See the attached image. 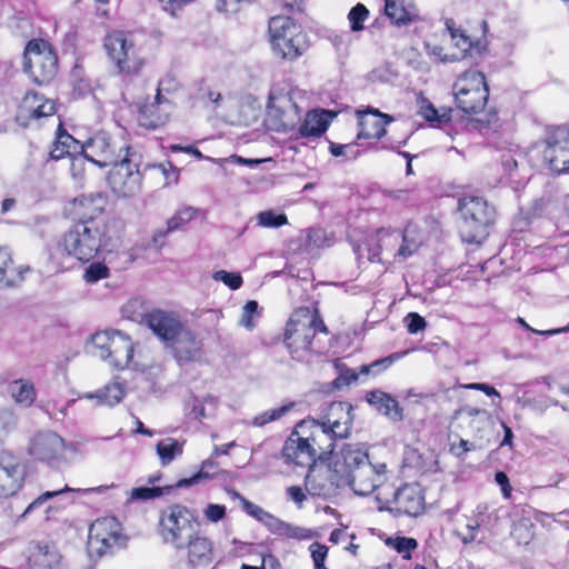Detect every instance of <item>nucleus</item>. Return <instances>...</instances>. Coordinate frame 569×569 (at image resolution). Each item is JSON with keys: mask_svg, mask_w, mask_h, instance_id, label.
Returning a JSON list of instances; mask_svg holds the SVG:
<instances>
[{"mask_svg": "<svg viewBox=\"0 0 569 569\" xmlns=\"http://www.w3.org/2000/svg\"><path fill=\"white\" fill-rule=\"evenodd\" d=\"M121 228L99 227L94 221L74 223L63 236L61 244L69 256L89 261L99 252L111 253L121 242Z\"/></svg>", "mask_w": 569, "mask_h": 569, "instance_id": "1", "label": "nucleus"}, {"mask_svg": "<svg viewBox=\"0 0 569 569\" xmlns=\"http://www.w3.org/2000/svg\"><path fill=\"white\" fill-rule=\"evenodd\" d=\"M352 406L342 401H332L323 409L317 419L305 420L300 423H311V439L318 445L321 455H331L336 439H345L350 435L353 416Z\"/></svg>", "mask_w": 569, "mask_h": 569, "instance_id": "2", "label": "nucleus"}, {"mask_svg": "<svg viewBox=\"0 0 569 569\" xmlns=\"http://www.w3.org/2000/svg\"><path fill=\"white\" fill-rule=\"evenodd\" d=\"M200 528L194 511L180 503L166 507L159 517L158 531L163 543L180 550L182 543L193 537Z\"/></svg>", "mask_w": 569, "mask_h": 569, "instance_id": "3", "label": "nucleus"}, {"mask_svg": "<svg viewBox=\"0 0 569 569\" xmlns=\"http://www.w3.org/2000/svg\"><path fill=\"white\" fill-rule=\"evenodd\" d=\"M269 34L273 53L283 60H297L309 49L307 33L289 17L271 18Z\"/></svg>", "mask_w": 569, "mask_h": 569, "instance_id": "4", "label": "nucleus"}, {"mask_svg": "<svg viewBox=\"0 0 569 569\" xmlns=\"http://www.w3.org/2000/svg\"><path fill=\"white\" fill-rule=\"evenodd\" d=\"M461 216L459 232L468 243H478L487 236V228L495 220V208L481 197L468 196L459 200Z\"/></svg>", "mask_w": 569, "mask_h": 569, "instance_id": "5", "label": "nucleus"}, {"mask_svg": "<svg viewBox=\"0 0 569 569\" xmlns=\"http://www.w3.org/2000/svg\"><path fill=\"white\" fill-rule=\"evenodd\" d=\"M93 355L116 369H126L133 357L134 345L131 338L118 330L96 332L92 338Z\"/></svg>", "mask_w": 569, "mask_h": 569, "instance_id": "6", "label": "nucleus"}, {"mask_svg": "<svg viewBox=\"0 0 569 569\" xmlns=\"http://www.w3.org/2000/svg\"><path fill=\"white\" fill-rule=\"evenodd\" d=\"M24 72L38 84L50 83L58 73V57L51 44L33 39L24 49Z\"/></svg>", "mask_w": 569, "mask_h": 569, "instance_id": "7", "label": "nucleus"}, {"mask_svg": "<svg viewBox=\"0 0 569 569\" xmlns=\"http://www.w3.org/2000/svg\"><path fill=\"white\" fill-rule=\"evenodd\" d=\"M453 94L458 109L466 114L481 112L488 101L489 89L482 72L468 70L453 84Z\"/></svg>", "mask_w": 569, "mask_h": 569, "instance_id": "8", "label": "nucleus"}, {"mask_svg": "<svg viewBox=\"0 0 569 569\" xmlns=\"http://www.w3.org/2000/svg\"><path fill=\"white\" fill-rule=\"evenodd\" d=\"M80 149L86 159L101 168L117 163L123 157L122 152L130 151L124 140L112 137L107 131L94 133Z\"/></svg>", "mask_w": 569, "mask_h": 569, "instance_id": "9", "label": "nucleus"}, {"mask_svg": "<svg viewBox=\"0 0 569 569\" xmlns=\"http://www.w3.org/2000/svg\"><path fill=\"white\" fill-rule=\"evenodd\" d=\"M68 443L52 430H40L29 439L27 451L34 460L59 468L66 459Z\"/></svg>", "mask_w": 569, "mask_h": 569, "instance_id": "10", "label": "nucleus"}, {"mask_svg": "<svg viewBox=\"0 0 569 569\" xmlns=\"http://www.w3.org/2000/svg\"><path fill=\"white\" fill-rule=\"evenodd\" d=\"M127 538L114 517L97 519L89 529L88 547L99 557L124 547Z\"/></svg>", "mask_w": 569, "mask_h": 569, "instance_id": "11", "label": "nucleus"}, {"mask_svg": "<svg viewBox=\"0 0 569 569\" xmlns=\"http://www.w3.org/2000/svg\"><path fill=\"white\" fill-rule=\"evenodd\" d=\"M104 48L120 72L137 73L144 64L134 44L121 31H114L104 39Z\"/></svg>", "mask_w": 569, "mask_h": 569, "instance_id": "12", "label": "nucleus"}, {"mask_svg": "<svg viewBox=\"0 0 569 569\" xmlns=\"http://www.w3.org/2000/svg\"><path fill=\"white\" fill-rule=\"evenodd\" d=\"M109 172L108 181L114 193L122 197H131L141 189L142 174L133 154L124 153Z\"/></svg>", "mask_w": 569, "mask_h": 569, "instance_id": "13", "label": "nucleus"}, {"mask_svg": "<svg viewBox=\"0 0 569 569\" xmlns=\"http://www.w3.org/2000/svg\"><path fill=\"white\" fill-rule=\"evenodd\" d=\"M327 455H321L317 443L311 439L302 438L297 431L292 432L286 440L282 448V458L286 463H293L300 467H311L316 458L325 459Z\"/></svg>", "mask_w": 569, "mask_h": 569, "instance_id": "14", "label": "nucleus"}, {"mask_svg": "<svg viewBox=\"0 0 569 569\" xmlns=\"http://www.w3.org/2000/svg\"><path fill=\"white\" fill-rule=\"evenodd\" d=\"M104 206L106 198L101 194H89L77 198L73 203L74 213L78 217L77 223L87 224V222L94 221L99 227L109 228L113 226L114 228L123 229L121 221L103 216Z\"/></svg>", "mask_w": 569, "mask_h": 569, "instance_id": "15", "label": "nucleus"}, {"mask_svg": "<svg viewBox=\"0 0 569 569\" xmlns=\"http://www.w3.org/2000/svg\"><path fill=\"white\" fill-rule=\"evenodd\" d=\"M543 159L552 171L569 173V130L567 128L558 127L549 133Z\"/></svg>", "mask_w": 569, "mask_h": 569, "instance_id": "16", "label": "nucleus"}, {"mask_svg": "<svg viewBox=\"0 0 569 569\" xmlns=\"http://www.w3.org/2000/svg\"><path fill=\"white\" fill-rule=\"evenodd\" d=\"M385 465L378 467L373 466L370 461L361 467L352 470L346 478H340L342 487H350L358 496H368L375 491L382 481V473Z\"/></svg>", "mask_w": 569, "mask_h": 569, "instance_id": "17", "label": "nucleus"}, {"mask_svg": "<svg viewBox=\"0 0 569 569\" xmlns=\"http://www.w3.org/2000/svg\"><path fill=\"white\" fill-rule=\"evenodd\" d=\"M56 111L53 100L47 99L38 92H28L18 108L16 118L21 126H28L30 120L51 117Z\"/></svg>", "mask_w": 569, "mask_h": 569, "instance_id": "18", "label": "nucleus"}, {"mask_svg": "<svg viewBox=\"0 0 569 569\" xmlns=\"http://www.w3.org/2000/svg\"><path fill=\"white\" fill-rule=\"evenodd\" d=\"M24 472L13 456L0 453V497L14 495L22 486Z\"/></svg>", "mask_w": 569, "mask_h": 569, "instance_id": "19", "label": "nucleus"}, {"mask_svg": "<svg viewBox=\"0 0 569 569\" xmlns=\"http://www.w3.org/2000/svg\"><path fill=\"white\" fill-rule=\"evenodd\" d=\"M166 347L170 349L174 359L180 365L196 361L200 358L201 342L186 326Z\"/></svg>", "mask_w": 569, "mask_h": 569, "instance_id": "20", "label": "nucleus"}, {"mask_svg": "<svg viewBox=\"0 0 569 569\" xmlns=\"http://www.w3.org/2000/svg\"><path fill=\"white\" fill-rule=\"evenodd\" d=\"M152 332L167 346L184 325L171 312L153 310L146 316Z\"/></svg>", "mask_w": 569, "mask_h": 569, "instance_id": "21", "label": "nucleus"}, {"mask_svg": "<svg viewBox=\"0 0 569 569\" xmlns=\"http://www.w3.org/2000/svg\"><path fill=\"white\" fill-rule=\"evenodd\" d=\"M339 480L340 477L335 472L333 467L330 466L323 470L311 469L306 476L305 483L310 495L327 497L342 487Z\"/></svg>", "mask_w": 569, "mask_h": 569, "instance_id": "22", "label": "nucleus"}, {"mask_svg": "<svg viewBox=\"0 0 569 569\" xmlns=\"http://www.w3.org/2000/svg\"><path fill=\"white\" fill-rule=\"evenodd\" d=\"M423 496L416 486L405 485L395 492L393 506L389 509L398 515L416 517L423 510Z\"/></svg>", "mask_w": 569, "mask_h": 569, "instance_id": "23", "label": "nucleus"}, {"mask_svg": "<svg viewBox=\"0 0 569 569\" xmlns=\"http://www.w3.org/2000/svg\"><path fill=\"white\" fill-rule=\"evenodd\" d=\"M291 326H297L300 333L312 343L317 333H328L317 308L300 307L291 316Z\"/></svg>", "mask_w": 569, "mask_h": 569, "instance_id": "24", "label": "nucleus"}, {"mask_svg": "<svg viewBox=\"0 0 569 569\" xmlns=\"http://www.w3.org/2000/svg\"><path fill=\"white\" fill-rule=\"evenodd\" d=\"M369 462L368 453L352 445H343L340 452L332 458L331 466L340 478H346L352 470Z\"/></svg>", "mask_w": 569, "mask_h": 569, "instance_id": "25", "label": "nucleus"}, {"mask_svg": "<svg viewBox=\"0 0 569 569\" xmlns=\"http://www.w3.org/2000/svg\"><path fill=\"white\" fill-rule=\"evenodd\" d=\"M180 550H187L188 562L192 567L207 566L212 560V543L201 533L200 528L192 538L182 543Z\"/></svg>", "mask_w": 569, "mask_h": 569, "instance_id": "26", "label": "nucleus"}, {"mask_svg": "<svg viewBox=\"0 0 569 569\" xmlns=\"http://www.w3.org/2000/svg\"><path fill=\"white\" fill-rule=\"evenodd\" d=\"M386 16L396 26H407L419 19V10L411 0H385Z\"/></svg>", "mask_w": 569, "mask_h": 569, "instance_id": "27", "label": "nucleus"}, {"mask_svg": "<svg viewBox=\"0 0 569 569\" xmlns=\"http://www.w3.org/2000/svg\"><path fill=\"white\" fill-rule=\"evenodd\" d=\"M366 400L379 413L388 417L389 419L393 421H400L403 419V410L391 395L376 389L367 392Z\"/></svg>", "mask_w": 569, "mask_h": 569, "instance_id": "28", "label": "nucleus"}, {"mask_svg": "<svg viewBox=\"0 0 569 569\" xmlns=\"http://www.w3.org/2000/svg\"><path fill=\"white\" fill-rule=\"evenodd\" d=\"M391 120L387 114L379 112L378 110L368 111L359 116L358 132L359 139H380L386 133L385 126Z\"/></svg>", "mask_w": 569, "mask_h": 569, "instance_id": "29", "label": "nucleus"}, {"mask_svg": "<svg viewBox=\"0 0 569 569\" xmlns=\"http://www.w3.org/2000/svg\"><path fill=\"white\" fill-rule=\"evenodd\" d=\"M267 529L278 537L295 539V540H309L312 538L313 533L310 529L291 525L276 516L269 513L264 521L262 522Z\"/></svg>", "mask_w": 569, "mask_h": 569, "instance_id": "30", "label": "nucleus"}, {"mask_svg": "<svg viewBox=\"0 0 569 569\" xmlns=\"http://www.w3.org/2000/svg\"><path fill=\"white\" fill-rule=\"evenodd\" d=\"M30 271L29 266L14 267L10 251L0 248V286L16 287L24 279V273Z\"/></svg>", "mask_w": 569, "mask_h": 569, "instance_id": "31", "label": "nucleus"}, {"mask_svg": "<svg viewBox=\"0 0 569 569\" xmlns=\"http://www.w3.org/2000/svg\"><path fill=\"white\" fill-rule=\"evenodd\" d=\"M336 116V112L323 109L309 111L299 128V132L302 137H320L327 131Z\"/></svg>", "mask_w": 569, "mask_h": 569, "instance_id": "32", "label": "nucleus"}, {"mask_svg": "<svg viewBox=\"0 0 569 569\" xmlns=\"http://www.w3.org/2000/svg\"><path fill=\"white\" fill-rule=\"evenodd\" d=\"M29 561L38 569H57L61 561V555L53 545H36L29 557Z\"/></svg>", "mask_w": 569, "mask_h": 569, "instance_id": "33", "label": "nucleus"}, {"mask_svg": "<svg viewBox=\"0 0 569 569\" xmlns=\"http://www.w3.org/2000/svg\"><path fill=\"white\" fill-rule=\"evenodd\" d=\"M72 489L66 486L63 489L54 490V491H46L42 495H40L37 499H34L24 510V512L21 515V518H26L28 515L32 513L33 511L43 508L44 513L47 515L46 519H51L52 516L58 513L61 510L60 506L57 505H48L50 500L53 498H57L63 493L71 492Z\"/></svg>", "mask_w": 569, "mask_h": 569, "instance_id": "34", "label": "nucleus"}, {"mask_svg": "<svg viewBox=\"0 0 569 569\" xmlns=\"http://www.w3.org/2000/svg\"><path fill=\"white\" fill-rule=\"evenodd\" d=\"M124 397V388L120 382H112L98 389L96 392H88L83 396L87 399H97L98 405L114 406Z\"/></svg>", "mask_w": 569, "mask_h": 569, "instance_id": "35", "label": "nucleus"}, {"mask_svg": "<svg viewBox=\"0 0 569 569\" xmlns=\"http://www.w3.org/2000/svg\"><path fill=\"white\" fill-rule=\"evenodd\" d=\"M8 391L14 401L23 407H30L37 397L33 383L26 379L11 381Z\"/></svg>", "mask_w": 569, "mask_h": 569, "instance_id": "36", "label": "nucleus"}, {"mask_svg": "<svg viewBox=\"0 0 569 569\" xmlns=\"http://www.w3.org/2000/svg\"><path fill=\"white\" fill-rule=\"evenodd\" d=\"M184 440L166 438L156 445V451L162 466H168L183 452Z\"/></svg>", "mask_w": 569, "mask_h": 569, "instance_id": "37", "label": "nucleus"}, {"mask_svg": "<svg viewBox=\"0 0 569 569\" xmlns=\"http://www.w3.org/2000/svg\"><path fill=\"white\" fill-rule=\"evenodd\" d=\"M70 144H73V150L77 151L80 149L81 144L78 140H76L71 134L67 131L61 130L59 128L57 139L53 142V147L50 151V157L53 160L62 159L64 156H71Z\"/></svg>", "mask_w": 569, "mask_h": 569, "instance_id": "38", "label": "nucleus"}, {"mask_svg": "<svg viewBox=\"0 0 569 569\" xmlns=\"http://www.w3.org/2000/svg\"><path fill=\"white\" fill-rule=\"evenodd\" d=\"M284 343L292 355L302 350H309L312 346L306 336L300 333L297 326H291V318L287 323Z\"/></svg>", "mask_w": 569, "mask_h": 569, "instance_id": "39", "label": "nucleus"}, {"mask_svg": "<svg viewBox=\"0 0 569 569\" xmlns=\"http://www.w3.org/2000/svg\"><path fill=\"white\" fill-rule=\"evenodd\" d=\"M218 472V463L214 460V456H211L207 460H204L201 465V469L198 473L193 475L190 478L181 479L176 483L177 488L189 487L196 485L203 478H210Z\"/></svg>", "mask_w": 569, "mask_h": 569, "instance_id": "40", "label": "nucleus"}, {"mask_svg": "<svg viewBox=\"0 0 569 569\" xmlns=\"http://www.w3.org/2000/svg\"><path fill=\"white\" fill-rule=\"evenodd\" d=\"M453 41L455 46L461 50V53L458 54L459 60L466 59L467 57L473 58L475 54L480 57L485 50V46L480 41H471L463 31L459 33L458 38Z\"/></svg>", "mask_w": 569, "mask_h": 569, "instance_id": "41", "label": "nucleus"}, {"mask_svg": "<svg viewBox=\"0 0 569 569\" xmlns=\"http://www.w3.org/2000/svg\"><path fill=\"white\" fill-rule=\"evenodd\" d=\"M407 352H395L388 357L378 359L370 365H363L360 367V373L362 375H379L383 370L388 369L396 360L402 358Z\"/></svg>", "mask_w": 569, "mask_h": 569, "instance_id": "42", "label": "nucleus"}, {"mask_svg": "<svg viewBox=\"0 0 569 569\" xmlns=\"http://www.w3.org/2000/svg\"><path fill=\"white\" fill-rule=\"evenodd\" d=\"M173 488H177L174 486H164V487H139L133 488L131 490V499L132 500H148L152 498L160 497L166 493H170Z\"/></svg>", "mask_w": 569, "mask_h": 569, "instance_id": "43", "label": "nucleus"}, {"mask_svg": "<svg viewBox=\"0 0 569 569\" xmlns=\"http://www.w3.org/2000/svg\"><path fill=\"white\" fill-rule=\"evenodd\" d=\"M197 214V210L192 207H183L179 209L167 222L169 224V231H176L182 229L189 223Z\"/></svg>", "mask_w": 569, "mask_h": 569, "instance_id": "44", "label": "nucleus"}, {"mask_svg": "<svg viewBox=\"0 0 569 569\" xmlns=\"http://www.w3.org/2000/svg\"><path fill=\"white\" fill-rule=\"evenodd\" d=\"M387 543L402 555L403 559H410V552L418 547L417 540L408 537L389 538Z\"/></svg>", "mask_w": 569, "mask_h": 569, "instance_id": "45", "label": "nucleus"}, {"mask_svg": "<svg viewBox=\"0 0 569 569\" xmlns=\"http://www.w3.org/2000/svg\"><path fill=\"white\" fill-rule=\"evenodd\" d=\"M483 508L478 506L476 508L475 519L467 523V532L461 535V541L465 545L471 543L477 539V531L483 526Z\"/></svg>", "mask_w": 569, "mask_h": 569, "instance_id": "46", "label": "nucleus"}, {"mask_svg": "<svg viewBox=\"0 0 569 569\" xmlns=\"http://www.w3.org/2000/svg\"><path fill=\"white\" fill-rule=\"evenodd\" d=\"M258 224L264 228H279L288 223L284 213H274L272 210L261 211L257 214Z\"/></svg>", "mask_w": 569, "mask_h": 569, "instance_id": "47", "label": "nucleus"}, {"mask_svg": "<svg viewBox=\"0 0 569 569\" xmlns=\"http://www.w3.org/2000/svg\"><path fill=\"white\" fill-rule=\"evenodd\" d=\"M369 10L362 3L356 4L348 13L350 29L353 32L363 30V22L368 19Z\"/></svg>", "mask_w": 569, "mask_h": 569, "instance_id": "48", "label": "nucleus"}, {"mask_svg": "<svg viewBox=\"0 0 569 569\" xmlns=\"http://www.w3.org/2000/svg\"><path fill=\"white\" fill-rule=\"evenodd\" d=\"M419 114L422 116L427 121L447 122L450 120L447 113L439 114L433 104L426 98L419 100Z\"/></svg>", "mask_w": 569, "mask_h": 569, "instance_id": "49", "label": "nucleus"}, {"mask_svg": "<svg viewBox=\"0 0 569 569\" xmlns=\"http://www.w3.org/2000/svg\"><path fill=\"white\" fill-rule=\"evenodd\" d=\"M260 316L259 305L256 300H249L242 308L241 318L239 325L248 330H252L254 327L253 320Z\"/></svg>", "mask_w": 569, "mask_h": 569, "instance_id": "50", "label": "nucleus"}, {"mask_svg": "<svg viewBox=\"0 0 569 569\" xmlns=\"http://www.w3.org/2000/svg\"><path fill=\"white\" fill-rule=\"evenodd\" d=\"M292 405H284L279 408L270 409L257 416L253 419V425L257 427H262L266 423L280 419L284 416L290 409Z\"/></svg>", "mask_w": 569, "mask_h": 569, "instance_id": "51", "label": "nucleus"}, {"mask_svg": "<svg viewBox=\"0 0 569 569\" xmlns=\"http://www.w3.org/2000/svg\"><path fill=\"white\" fill-rule=\"evenodd\" d=\"M18 423V418L13 410L8 408L0 409V439L12 432Z\"/></svg>", "mask_w": 569, "mask_h": 569, "instance_id": "52", "label": "nucleus"}, {"mask_svg": "<svg viewBox=\"0 0 569 569\" xmlns=\"http://www.w3.org/2000/svg\"><path fill=\"white\" fill-rule=\"evenodd\" d=\"M109 273L110 271L106 264L93 262L86 268L83 278L87 282L94 283L101 279L108 278Z\"/></svg>", "mask_w": 569, "mask_h": 569, "instance_id": "53", "label": "nucleus"}, {"mask_svg": "<svg viewBox=\"0 0 569 569\" xmlns=\"http://www.w3.org/2000/svg\"><path fill=\"white\" fill-rule=\"evenodd\" d=\"M216 281H221L232 290H237L242 286V277L238 272H228L226 270L216 271L212 276Z\"/></svg>", "mask_w": 569, "mask_h": 569, "instance_id": "54", "label": "nucleus"}, {"mask_svg": "<svg viewBox=\"0 0 569 569\" xmlns=\"http://www.w3.org/2000/svg\"><path fill=\"white\" fill-rule=\"evenodd\" d=\"M233 496L241 500L243 510L248 515H250L251 517H253L254 519L260 521L261 523L264 521L267 516L270 513V512L266 511L264 509H262L260 506H258V505L247 500L246 498L241 497L238 492H234Z\"/></svg>", "mask_w": 569, "mask_h": 569, "instance_id": "55", "label": "nucleus"}, {"mask_svg": "<svg viewBox=\"0 0 569 569\" xmlns=\"http://www.w3.org/2000/svg\"><path fill=\"white\" fill-rule=\"evenodd\" d=\"M329 150L333 157H346L347 159H356L359 154L355 143L339 144L330 142Z\"/></svg>", "mask_w": 569, "mask_h": 569, "instance_id": "56", "label": "nucleus"}, {"mask_svg": "<svg viewBox=\"0 0 569 569\" xmlns=\"http://www.w3.org/2000/svg\"><path fill=\"white\" fill-rule=\"evenodd\" d=\"M336 367L340 371L339 377L335 380V385L337 387L348 386V385L357 381L360 371L357 372L353 369L346 368L343 365H341L339 362L336 363Z\"/></svg>", "mask_w": 569, "mask_h": 569, "instance_id": "57", "label": "nucleus"}, {"mask_svg": "<svg viewBox=\"0 0 569 569\" xmlns=\"http://www.w3.org/2000/svg\"><path fill=\"white\" fill-rule=\"evenodd\" d=\"M406 320L407 322V329L409 333L416 335L420 331H423L427 327V322L423 317H421L417 312H410L408 313Z\"/></svg>", "mask_w": 569, "mask_h": 569, "instance_id": "58", "label": "nucleus"}, {"mask_svg": "<svg viewBox=\"0 0 569 569\" xmlns=\"http://www.w3.org/2000/svg\"><path fill=\"white\" fill-rule=\"evenodd\" d=\"M329 41L339 53L346 52L351 42L350 34L348 32L330 34Z\"/></svg>", "mask_w": 569, "mask_h": 569, "instance_id": "59", "label": "nucleus"}, {"mask_svg": "<svg viewBox=\"0 0 569 569\" xmlns=\"http://www.w3.org/2000/svg\"><path fill=\"white\" fill-rule=\"evenodd\" d=\"M310 551H311V557H312L315 567L316 568L322 567V565L325 563L327 553H328V548L323 545H320L319 542H313L310 546Z\"/></svg>", "mask_w": 569, "mask_h": 569, "instance_id": "60", "label": "nucleus"}, {"mask_svg": "<svg viewBox=\"0 0 569 569\" xmlns=\"http://www.w3.org/2000/svg\"><path fill=\"white\" fill-rule=\"evenodd\" d=\"M163 83H164V80L159 81V87H158L157 94L154 98V103L146 104V106L141 107V109H140L141 116L152 117L154 114V110H156L157 106L161 104L162 102H168V100L161 96V90H162Z\"/></svg>", "mask_w": 569, "mask_h": 569, "instance_id": "61", "label": "nucleus"}, {"mask_svg": "<svg viewBox=\"0 0 569 569\" xmlns=\"http://www.w3.org/2000/svg\"><path fill=\"white\" fill-rule=\"evenodd\" d=\"M204 516L208 520L218 522L226 516V508L221 505L210 503L204 510Z\"/></svg>", "mask_w": 569, "mask_h": 569, "instance_id": "62", "label": "nucleus"}, {"mask_svg": "<svg viewBox=\"0 0 569 569\" xmlns=\"http://www.w3.org/2000/svg\"><path fill=\"white\" fill-rule=\"evenodd\" d=\"M222 162L237 163V164H246V166H249V167H257L258 164H260L262 162V160H260V159H247V158H242V157L237 156V154H232V156H230L228 158L219 159V163H222Z\"/></svg>", "mask_w": 569, "mask_h": 569, "instance_id": "63", "label": "nucleus"}, {"mask_svg": "<svg viewBox=\"0 0 569 569\" xmlns=\"http://www.w3.org/2000/svg\"><path fill=\"white\" fill-rule=\"evenodd\" d=\"M172 231H169V224L168 223H167L166 228L157 229L153 232L152 238H151L152 246L156 247L157 249H161L166 244L164 239Z\"/></svg>", "mask_w": 569, "mask_h": 569, "instance_id": "64", "label": "nucleus"}]
</instances>
